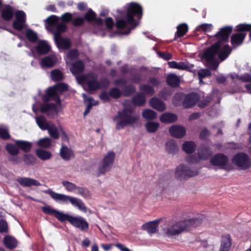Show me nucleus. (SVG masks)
Masks as SVG:
<instances>
[{
    "instance_id": "1",
    "label": "nucleus",
    "mask_w": 251,
    "mask_h": 251,
    "mask_svg": "<svg viewBox=\"0 0 251 251\" xmlns=\"http://www.w3.org/2000/svg\"><path fill=\"white\" fill-rule=\"evenodd\" d=\"M232 30V26H225L215 34L218 42L208 48L204 53L203 57L206 60L207 66L211 70H216L219 66V62L216 58L219 52V58L221 61L226 59L231 52V50L228 45H225L220 50L221 41H226L228 39L229 35Z\"/></svg>"
},
{
    "instance_id": "2",
    "label": "nucleus",
    "mask_w": 251,
    "mask_h": 251,
    "mask_svg": "<svg viewBox=\"0 0 251 251\" xmlns=\"http://www.w3.org/2000/svg\"><path fill=\"white\" fill-rule=\"evenodd\" d=\"M142 15V8L141 5L135 2H131L127 6L126 17L116 18V26L118 29H126L124 33L128 34L137 25L134 16H136L138 18L141 19Z\"/></svg>"
},
{
    "instance_id": "3",
    "label": "nucleus",
    "mask_w": 251,
    "mask_h": 251,
    "mask_svg": "<svg viewBox=\"0 0 251 251\" xmlns=\"http://www.w3.org/2000/svg\"><path fill=\"white\" fill-rule=\"evenodd\" d=\"M201 222V218L199 217L174 222L162 226L163 234L168 237L178 235L190 230L192 227L199 226Z\"/></svg>"
},
{
    "instance_id": "4",
    "label": "nucleus",
    "mask_w": 251,
    "mask_h": 251,
    "mask_svg": "<svg viewBox=\"0 0 251 251\" xmlns=\"http://www.w3.org/2000/svg\"><path fill=\"white\" fill-rule=\"evenodd\" d=\"M67 85L64 83L58 84L53 87L49 88L46 92V94L43 96L45 103L41 106L40 111L42 113H46L50 116L57 114V105L54 103L48 104L46 102L51 100H53L56 102L60 103V100L57 92L62 93L64 91H67Z\"/></svg>"
},
{
    "instance_id": "5",
    "label": "nucleus",
    "mask_w": 251,
    "mask_h": 251,
    "mask_svg": "<svg viewBox=\"0 0 251 251\" xmlns=\"http://www.w3.org/2000/svg\"><path fill=\"white\" fill-rule=\"evenodd\" d=\"M47 28L53 34L54 39L57 47L62 49H68L71 46L70 40L67 38H63L60 34L66 29V25L60 22L58 16L51 15L47 19Z\"/></svg>"
},
{
    "instance_id": "6",
    "label": "nucleus",
    "mask_w": 251,
    "mask_h": 251,
    "mask_svg": "<svg viewBox=\"0 0 251 251\" xmlns=\"http://www.w3.org/2000/svg\"><path fill=\"white\" fill-rule=\"evenodd\" d=\"M139 119V115L134 113L132 108L126 107L119 111L113 120L116 123V129L120 130L127 126H132L137 123Z\"/></svg>"
},
{
    "instance_id": "7",
    "label": "nucleus",
    "mask_w": 251,
    "mask_h": 251,
    "mask_svg": "<svg viewBox=\"0 0 251 251\" xmlns=\"http://www.w3.org/2000/svg\"><path fill=\"white\" fill-rule=\"evenodd\" d=\"M44 192L50 195L55 201L67 204L70 202L74 206L77 207L79 210L84 212H87V208L83 201L78 198L71 197L63 194L56 193L51 189L45 190Z\"/></svg>"
},
{
    "instance_id": "8",
    "label": "nucleus",
    "mask_w": 251,
    "mask_h": 251,
    "mask_svg": "<svg viewBox=\"0 0 251 251\" xmlns=\"http://www.w3.org/2000/svg\"><path fill=\"white\" fill-rule=\"evenodd\" d=\"M115 157V153L114 151H109L107 152L99 165L96 172L97 176L103 175L110 171L113 166Z\"/></svg>"
},
{
    "instance_id": "9",
    "label": "nucleus",
    "mask_w": 251,
    "mask_h": 251,
    "mask_svg": "<svg viewBox=\"0 0 251 251\" xmlns=\"http://www.w3.org/2000/svg\"><path fill=\"white\" fill-rule=\"evenodd\" d=\"M76 78L79 82L87 84L89 91L97 90L102 86V84L97 81L96 75L92 73L80 75Z\"/></svg>"
},
{
    "instance_id": "10",
    "label": "nucleus",
    "mask_w": 251,
    "mask_h": 251,
    "mask_svg": "<svg viewBox=\"0 0 251 251\" xmlns=\"http://www.w3.org/2000/svg\"><path fill=\"white\" fill-rule=\"evenodd\" d=\"M212 154V151L209 148L201 146L198 150V155H189L186 157V160L189 163H196L201 159H207Z\"/></svg>"
},
{
    "instance_id": "11",
    "label": "nucleus",
    "mask_w": 251,
    "mask_h": 251,
    "mask_svg": "<svg viewBox=\"0 0 251 251\" xmlns=\"http://www.w3.org/2000/svg\"><path fill=\"white\" fill-rule=\"evenodd\" d=\"M198 174L197 170H191L188 166L183 164H180L177 166L175 172L176 177L179 180L186 179L189 177L196 176Z\"/></svg>"
},
{
    "instance_id": "12",
    "label": "nucleus",
    "mask_w": 251,
    "mask_h": 251,
    "mask_svg": "<svg viewBox=\"0 0 251 251\" xmlns=\"http://www.w3.org/2000/svg\"><path fill=\"white\" fill-rule=\"evenodd\" d=\"M232 163L240 170H247L251 166V159L245 153H239L234 156Z\"/></svg>"
},
{
    "instance_id": "13",
    "label": "nucleus",
    "mask_w": 251,
    "mask_h": 251,
    "mask_svg": "<svg viewBox=\"0 0 251 251\" xmlns=\"http://www.w3.org/2000/svg\"><path fill=\"white\" fill-rule=\"evenodd\" d=\"M84 19L88 22H95L97 24L100 25L102 24L103 21L101 19L96 17V14L91 9H89L85 14L84 18H76L73 20V24L75 26H79L82 25L84 23Z\"/></svg>"
},
{
    "instance_id": "14",
    "label": "nucleus",
    "mask_w": 251,
    "mask_h": 251,
    "mask_svg": "<svg viewBox=\"0 0 251 251\" xmlns=\"http://www.w3.org/2000/svg\"><path fill=\"white\" fill-rule=\"evenodd\" d=\"M70 223L74 226L77 227L82 231L87 230L89 224L86 220L81 216H72L70 220Z\"/></svg>"
},
{
    "instance_id": "15",
    "label": "nucleus",
    "mask_w": 251,
    "mask_h": 251,
    "mask_svg": "<svg viewBox=\"0 0 251 251\" xmlns=\"http://www.w3.org/2000/svg\"><path fill=\"white\" fill-rule=\"evenodd\" d=\"M15 17L16 19L13 23V26L15 29L22 30L25 25V14L23 11H18L16 13Z\"/></svg>"
},
{
    "instance_id": "16",
    "label": "nucleus",
    "mask_w": 251,
    "mask_h": 251,
    "mask_svg": "<svg viewBox=\"0 0 251 251\" xmlns=\"http://www.w3.org/2000/svg\"><path fill=\"white\" fill-rule=\"evenodd\" d=\"M16 181L23 187H29L32 186L41 185V183L38 180L30 177H19L16 179Z\"/></svg>"
},
{
    "instance_id": "17",
    "label": "nucleus",
    "mask_w": 251,
    "mask_h": 251,
    "mask_svg": "<svg viewBox=\"0 0 251 251\" xmlns=\"http://www.w3.org/2000/svg\"><path fill=\"white\" fill-rule=\"evenodd\" d=\"M161 222L162 220L159 219L146 223L142 226V228L150 234H154L157 231V228Z\"/></svg>"
},
{
    "instance_id": "18",
    "label": "nucleus",
    "mask_w": 251,
    "mask_h": 251,
    "mask_svg": "<svg viewBox=\"0 0 251 251\" xmlns=\"http://www.w3.org/2000/svg\"><path fill=\"white\" fill-rule=\"evenodd\" d=\"M50 45L45 40L38 41L37 45L34 47V49L38 54H47L50 51Z\"/></svg>"
},
{
    "instance_id": "19",
    "label": "nucleus",
    "mask_w": 251,
    "mask_h": 251,
    "mask_svg": "<svg viewBox=\"0 0 251 251\" xmlns=\"http://www.w3.org/2000/svg\"><path fill=\"white\" fill-rule=\"evenodd\" d=\"M169 132L172 137L180 138L186 134L185 128L179 125H173L169 129Z\"/></svg>"
},
{
    "instance_id": "20",
    "label": "nucleus",
    "mask_w": 251,
    "mask_h": 251,
    "mask_svg": "<svg viewBox=\"0 0 251 251\" xmlns=\"http://www.w3.org/2000/svg\"><path fill=\"white\" fill-rule=\"evenodd\" d=\"M210 162L213 165L222 167L226 165L228 158L223 154H218L211 158Z\"/></svg>"
},
{
    "instance_id": "21",
    "label": "nucleus",
    "mask_w": 251,
    "mask_h": 251,
    "mask_svg": "<svg viewBox=\"0 0 251 251\" xmlns=\"http://www.w3.org/2000/svg\"><path fill=\"white\" fill-rule=\"evenodd\" d=\"M199 96L196 93H191L185 97L183 105L185 108H190L194 106L198 101Z\"/></svg>"
},
{
    "instance_id": "22",
    "label": "nucleus",
    "mask_w": 251,
    "mask_h": 251,
    "mask_svg": "<svg viewBox=\"0 0 251 251\" xmlns=\"http://www.w3.org/2000/svg\"><path fill=\"white\" fill-rule=\"evenodd\" d=\"M150 105L157 111L162 112L166 109L164 103L157 98L154 97L150 100Z\"/></svg>"
},
{
    "instance_id": "23",
    "label": "nucleus",
    "mask_w": 251,
    "mask_h": 251,
    "mask_svg": "<svg viewBox=\"0 0 251 251\" xmlns=\"http://www.w3.org/2000/svg\"><path fill=\"white\" fill-rule=\"evenodd\" d=\"M57 62L56 56L54 54L48 56L43 58L41 62L43 67H52L55 65Z\"/></svg>"
},
{
    "instance_id": "24",
    "label": "nucleus",
    "mask_w": 251,
    "mask_h": 251,
    "mask_svg": "<svg viewBox=\"0 0 251 251\" xmlns=\"http://www.w3.org/2000/svg\"><path fill=\"white\" fill-rule=\"evenodd\" d=\"M15 144L19 148V149H21L23 151L25 152H29L32 146V143L24 140H15Z\"/></svg>"
},
{
    "instance_id": "25",
    "label": "nucleus",
    "mask_w": 251,
    "mask_h": 251,
    "mask_svg": "<svg viewBox=\"0 0 251 251\" xmlns=\"http://www.w3.org/2000/svg\"><path fill=\"white\" fill-rule=\"evenodd\" d=\"M84 69V65L82 61H77L74 63L70 69L73 74L76 75L83 72Z\"/></svg>"
},
{
    "instance_id": "26",
    "label": "nucleus",
    "mask_w": 251,
    "mask_h": 251,
    "mask_svg": "<svg viewBox=\"0 0 251 251\" xmlns=\"http://www.w3.org/2000/svg\"><path fill=\"white\" fill-rule=\"evenodd\" d=\"M178 146L174 140L168 141L165 144V150L169 153L175 154L178 151Z\"/></svg>"
},
{
    "instance_id": "27",
    "label": "nucleus",
    "mask_w": 251,
    "mask_h": 251,
    "mask_svg": "<svg viewBox=\"0 0 251 251\" xmlns=\"http://www.w3.org/2000/svg\"><path fill=\"white\" fill-rule=\"evenodd\" d=\"M246 35V33H237L233 34L231 38V44L233 46H238L241 45Z\"/></svg>"
},
{
    "instance_id": "28",
    "label": "nucleus",
    "mask_w": 251,
    "mask_h": 251,
    "mask_svg": "<svg viewBox=\"0 0 251 251\" xmlns=\"http://www.w3.org/2000/svg\"><path fill=\"white\" fill-rule=\"evenodd\" d=\"M36 122L39 127L42 130H47L51 123H48L43 116H37L35 118Z\"/></svg>"
},
{
    "instance_id": "29",
    "label": "nucleus",
    "mask_w": 251,
    "mask_h": 251,
    "mask_svg": "<svg viewBox=\"0 0 251 251\" xmlns=\"http://www.w3.org/2000/svg\"><path fill=\"white\" fill-rule=\"evenodd\" d=\"M177 120L176 114L170 113H165L160 117V120L163 123H171L175 122Z\"/></svg>"
},
{
    "instance_id": "30",
    "label": "nucleus",
    "mask_w": 251,
    "mask_h": 251,
    "mask_svg": "<svg viewBox=\"0 0 251 251\" xmlns=\"http://www.w3.org/2000/svg\"><path fill=\"white\" fill-rule=\"evenodd\" d=\"M13 10L12 7L6 5L1 11V17L5 20H10L13 16Z\"/></svg>"
},
{
    "instance_id": "31",
    "label": "nucleus",
    "mask_w": 251,
    "mask_h": 251,
    "mask_svg": "<svg viewBox=\"0 0 251 251\" xmlns=\"http://www.w3.org/2000/svg\"><path fill=\"white\" fill-rule=\"evenodd\" d=\"M132 101L136 106H142L146 101V96L142 93H138L132 98Z\"/></svg>"
},
{
    "instance_id": "32",
    "label": "nucleus",
    "mask_w": 251,
    "mask_h": 251,
    "mask_svg": "<svg viewBox=\"0 0 251 251\" xmlns=\"http://www.w3.org/2000/svg\"><path fill=\"white\" fill-rule=\"evenodd\" d=\"M168 84L172 87H176L179 85L180 82L179 77L175 74H169L167 77Z\"/></svg>"
},
{
    "instance_id": "33",
    "label": "nucleus",
    "mask_w": 251,
    "mask_h": 251,
    "mask_svg": "<svg viewBox=\"0 0 251 251\" xmlns=\"http://www.w3.org/2000/svg\"><path fill=\"white\" fill-rule=\"evenodd\" d=\"M4 244L5 246L10 249L16 248L17 246V242L16 240L9 236H7L4 238Z\"/></svg>"
},
{
    "instance_id": "34",
    "label": "nucleus",
    "mask_w": 251,
    "mask_h": 251,
    "mask_svg": "<svg viewBox=\"0 0 251 251\" xmlns=\"http://www.w3.org/2000/svg\"><path fill=\"white\" fill-rule=\"evenodd\" d=\"M196 145L192 141L185 142L182 145V150L187 153H192L195 151Z\"/></svg>"
},
{
    "instance_id": "35",
    "label": "nucleus",
    "mask_w": 251,
    "mask_h": 251,
    "mask_svg": "<svg viewBox=\"0 0 251 251\" xmlns=\"http://www.w3.org/2000/svg\"><path fill=\"white\" fill-rule=\"evenodd\" d=\"M60 153L61 157L65 160H70L73 155V151L66 147H62Z\"/></svg>"
},
{
    "instance_id": "36",
    "label": "nucleus",
    "mask_w": 251,
    "mask_h": 251,
    "mask_svg": "<svg viewBox=\"0 0 251 251\" xmlns=\"http://www.w3.org/2000/svg\"><path fill=\"white\" fill-rule=\"evenodd\" d=\"M37 156L42 160H47L51 157L50 152L42 149H37L35 151Z\"/></svg>"
},
{
    "instance_id": "37",
    "label": "nucleus",
    "mask_w": 251,
    "mask_h": 251,
    "mask_svg": "<svg viewBox=\"0 0 251 251\" xmlns=\"http://www.w3.org/2000/svg\"><path fill=\"white\" fill-rule=\"evenodd\" d=\"M50 136L54 139H58L59 138V133L57 127L53 124H51L47 128Z\"/></svg>"
},
{
    "instance_id": "38",
    "label": "nucleus",
    "mask_w": 251,
    "mask_h": 251,
    "mask_svg": "<svg viewBox=\"0 0 251 251\" xmlns=\"http://www.w3.org/2000/svg\"><path fill=\"white\" fill-rule=\"evenodd\" d=\"M188 27L186 24H181L179 25L177 27V31L175 36L177 37L183 36L187 32Z\"/></svg>"
},
{
    "instance_id": "39",
    "label": "nucleus",
    "mask_w": 251,
    "mask_h": 251,
    "mask_svg": "<svg viewBox=\"0 0 251 251\" xmlns=\"http://www.w3.org/2000/svg\"><path fill=\"white\" fill-rule=\"evenodd\" d=\"M142 115L144 118L148 120H153L157 117L156 113L151 109L144 110Z\"/></svg>"
},
{
    "instance_id": "40",
    "label": "nucleus",
    "mask_w": 251,
    "mask_h": 251,
    "mask_svg": "<svg viewBox=\"0 0 251 251\" xmlns=\"http://www.w3.org/2000/svg\"><path fill=\"white\" fill-rule=\"evenodd\" d=\"M78 51L73 49L70 50L66 55V62L67 64L71 63V61L75 59L78 57Z\"/></svg>"
},
{
    "instance_id": "41",
    "label": "nucleus",
    "mask_w": 251,
    "mask_h": 251,
    "mask_svg": "<svg viewBox=\"0 0 251 251\" xmlns=\"http://www.w3.org/2000/svg\"><path fill=\"white\" fill-rule=\"evenodd\" d=\"M159 126V124L157 122H150L146 123L145 127L148 132L153 133L156 131Z\"/></svg>"
},
{
    "instance_id": "42",
    "label": "nucleus",
    "mask_w": 251,
    "mask_h": 251,
    "mask_svg": "<svg viewBox=\"0 0 251 251\" xmlns=\"http://www.w3.org/2000/svg\"><path fill=\"white\" fill-rule=\"evenodd\" d=\"M50 76L52 80L54 81H61L63 78V74L57 69L52 70L50 72Z\"/></svg>"
},
{
    "instance_id": "43",
    "label": "nucleus",
    "mask_w": 251,
    "mask_h": 251,
    "mask_svg": "<svg viewBox=\"0 0 251 251\" xmlns=\"http://www.w3.org/2000/svg\"><path fill=\"white\" fill-rule=\"evenodd\" d=\"M5 149L7 152L12 155H16L20 152L19 148L16 145L8 144L6 145Z\"/></svg>"
},
{
    "instance_id": "44",
    "label": "nucleus",
    "mask_w": 251,
    "mask_h": 251,
    "mask_svg": "<svg viewBox=\"0 0 251 251\" xmlns=\"http://www.w3.org/2000/svg\"><path fill=\"white\" fill-rule=\"evenodd\" d=\"M37 144L40 147L47 149L51 146V140L49 138L45 137L40 139Z\"/></svg>"
},
{
    "instance_id": "45",
    "label": "nucleus",
    "mask_w": 251,
    "mask_h": 251,
    "mask_svg": "<svg viewBox=\"0 0 251 251\" xmlns=\"http://www.w3.org/2000/svg\"><path fill=\"white\" fill-rule=\"evenodd\" d=\"M231 242L228 237L223 238L220 251H227L230 248Z\"/></svg>"
},
{
    "instance_id": "46",
    "label": "nucleus",
    "mask_w": 251,
    "mask_h": 251,
    "mask_svg": "<svg viewBox=\"0 0 251 251\" xmlns=\"http://www.w3.org/2000/svg\"><path fill=\"white\" fill-rule=\"evenodd\" d=\"M55 217L60 222H64L66 221L70 223L72 216L67 214H64L62 212L57 211Z\"/></svg>"
},
{
    "instance_id": "47",
    "label": "nucleus",
    "mask_w": 251,
    "mask_h": 251,
    "mask_svg": "<svg viewBox=\"0 0 251 251\" xmlns=\"http://www.w3.org/2000/svg\"><path fill=\"white\" fill-rule=\"evenodd\" d=\"M25 36L27 39L32 43H35L38 40V36L36 33L31 29H29L26 31Z\"/></svg>"
},
{
    "instance_id": "48",
    "label": "nucleus",
    "mask_w": 251,
    "mask_h": 251,
    "mask_svg": "<svg viewBox=\"0 0 251 251\" xmlns=\"http://www.w3.org/2000/svg\"><path fill=\"white\" fill-rule=\"evenodd\" d=\"M62 184L67 191L71 192H75L77 187L75 184L66 180L63 181Z\"/></svg>"
},
{
    "instance_id": "49",
    "label": "nucleus",
    "mask_w": 251,
    "mask_h": 251,
    "mask_svg": "<svg viewBox=\"0 0 251 251\" xmlns=\"http://www.w3.org/2000/svg\"><path fill=\"white\" fill-rule=\"evenodd\" d=\"M75 192L76 194L82 196L83 198L85 199H88L91 196V195L88 190L85 188L77 186L75 190Z\"/></svg>"
},
{
    "instance_id": "50",
    "label": "nucleus",
    "mask_w": 251,
    "mask_h": 251,
    "mask_svg": "<svg viewBox=\"0 0 251 251\" xmlns=\"http://www.w3.org/2000/svg\"><path fill=\"white\" fill-rule=\"evenodd\" d=\"M82 96L84 99L85 101L88 100V104L87 105L86 108L84 112V116H86L90 111V109H91L92 107L94 105H97L99 102H96L95 103H92L91 102V99H87L86 95L85 94H82Z\"/></svg>"
},
{
    "instance_id": "51",
    "label": "nucleus",
    "mask_w": 251,
    "mask_h": 251,
    "mask_svg": "<svg viewBox=\"0 0 251 251\" xmlns=\"http://www.w3.org/2000/svg\"><path fill=\"white\" fill-rule=\"evenodd\" d=\"M35 158L31 154H25L23 155V161L24 162L28 165H33L35 163Z\"/></svg>"
},
{
    "instance_id": "52",
    "label": "nucleus",
    "mask_w": 251,
    "mask_h": 251,
    "mask_svg": "<svg viewBox=\"0 0 251 251\" xmlns=\"http://www.w3.org/2000/svg\"><path fill=\"white\" fill-rule=\"evenodd\" d=\"M140 89L143 93L149 95H152L154 93L153 87L148 85H143L140 86Z\"/></svg>"
},
{
    "instance_id": "53",
    "label": "nucleus",
    "mask_w": 251,
    "mask_h": 251,
    "mask_svg": "<svg viewBox=\"0 0 251 251\" xmlns=\"http://www.w3.org/2000/svg\"><path fill=\"white\" fill-rule=\"evenodd\" d=\"M212 25L210 24H202L197 27L196 30L198 31L202 30L204 32H209L212 28Z\"/></svg>"
},
{
    "instance_id": "54",
    "label": "nucleus",
    "mask_w": 251,
    "mask_h": 251,
    "mask_svg": "<svg viewBox=\"0 0 251 251\" xmlns=\"http://www.w3.org/2000/svg\"><path fill=\"white\" fill-rule=\"evenodd\" d=\"M172 91L168 89H164L159 92V96L165 100H168L172 95Z\"/></svg>"
},
{
    "instance_id": "55",
    "label": "nucleus",
    "mask_w": 251,
    "mask_h": 251,
    "mask_svg": "<svg viewBox=\"0 0 251 251\" xmlns=\"http://www.w3.org/2000/svg\"><path fill=\"white\" fill-rule=\"evenodd\" d=\"M58 17L60 19V22L64 23L65 25V23L69 22L72 20V15L70 13L66 12L63 14L60 18Z\"/></svg>"
},
{
    "instance_id": "56",
    "label": "nucleus",
    "mask_w": 251,
    "mask_h": 251,
    "mask_svg": "<svg viewBox=\"0 0 251 251\" xmlns=\"http://www.w3.org/2000/svg\"><path fill=\"white\" fill-rule=\"evenodd\" d=\"M121 94L120 90L117 88H113L109 90V95L114 99L118 98Z\"/></svg>"
},
{
    "instance_id": "57",
    "label": "nucleus",
    "mask_w": 251,
    "mask_h": 251,
    "mask_svg": "<svg viewBox=\"0 0 251 251\" xmlns=\"http://www.w3.org/2000/svg\"><path fill=\"white\" fill-rule=\"evenodd\" d=\"M184 98V95L181 93H176L173 97V103L175 105L179 104L181 100Z\"/></svg>"
},
{
    "instance_id": "58",
    "label": "nucleus",
    "mask_w": 251,
    "mask_h": 251,
    "mask_svg": "<svg viewBox=\"0 0 251 251\" xmlns=\"http://www.w3.org/2000/svg\"><path fill=\"white\" fill-rule=\"evenodd\" d=\"M42 211L46 214L53 215L55 216L57 210L52 208L49 205L43 206L42 207Z\"/></svg>"
},
{
    "instance_id": "59",
    "label": "nucleus",
    "mask_w": 251,
    "mask_h": 251,
    "mask_svg": "<svg viewBox=\"0 0 251 251\" xmlns=\"http://www.w3.org/2000/svg\"><path fill=\"white\" fill-rule=\"evenodd\" d=\"M211 72L209 69H201L198 72L199 78H205L211 75Z\"/></svg>"
},
{
    "instance_id": "60",
    "label": "nucleus",
    "mask_w": 251,
    "mask_h": 251,
    "mask_svg": "<svg viewBox=\"0 0 251 251\" xmlns=\"http://www.w3.org/2000/svg\"><path fill=\"white\" fill-rule=\"evenodd\" d=\"M237 28L239 31H250L251 30V25L241 24L237 26Z\"/></svg>"
},
{
    "instance_id": "61",
    "label": "nucleus",
    "mask_w": 251,
    "mask_h": 251,
    "mask_svg": "<svg viewBox=\"0 0 251 251\" xmlns=\"http://www.w3.org/2000/svg\"><path fill=\"white\" fill-rule=\"evenodd\" d=\"M135 91V87L134 86L130 85L126 88L124 91V95L126 96H130Z\"/></svg>"
},
{
    "instance_id": "62",
    "label": "nucleus",
    "mask_w": 251,
    "mask_h": 251,
    "mask_svg": "<svg viewBox=\"0 0 251 251\" xmlns=\"http://www.w3.org/2000/svg\"><path fill=\"white\" fill-rule=\"evenodd\" d=\"M8 230L7 224L4 220H0V232H6Z\"/></svg>"
},
{
    "instance_id": "63",
    "label": "nucleus",
    "mask_w": 251,
    "mask_h": 251,
    "mask_svg": "<svg viewBox=\"0 0 251 251\" xmlns=\"http://www.w3.org/2000/svg\"><path fill=\"white\" fill-rule=\"evenodd\" d=\"M0 137L3 139H7L9 138L10 135L7 129L0 128Z\"/></svg>"
},
{
    "instance_id": "64",
    "label": "nucleus",
    "mask_w": 251,
    "mask_h": 251,
    "mask_svg": "<svg viewBox=\"0 0 251 251\" xmlns=\"http://www.w3.org/2000/svg\"><path fill=\"white\" fill-rule=\"evenodd\" d=\"M158 54H159L160 57L164 58L165 60H169L171 58H172V57L171 54L167 52H158Z\"/></svg>"
}]
</instances>
